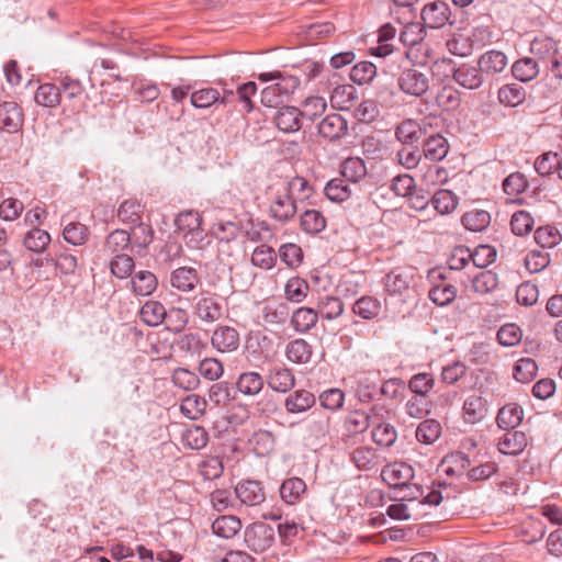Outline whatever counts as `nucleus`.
Wrapping results in <instances>:
<instances>
[{
    "instance_id": "nucleus-1",
    "label": "nucleus",
    "mask_w": 562,
    "mask_h": 562,
    "mask_svg": "<svg viewBox=\"0 0 562 562\" xmlns=\"http://www.w3.org/2000/svg\"><path fill=\"white\" fill-rule=\"evenodd\" d=\"M262 82L276 81L261 91V103L267 108H280L283 98L289 95L297 86L295 77H284L280 71L262 72L258 76Z\"/></svg>"
},
{
    "instance_id": "nucleus-2",
    "label": "nucleus",
    "mask_w": 562,
    "mask_h": 562,
    "mask_svg": "<svg viewBox=\"0 0 562 562\" xmlns=\"http://www.w3.org/2000/svg\"><path fill=\"white\" fill-rule=\"evenodd\" d=\"M176 232L191 249H202L207 235L201 227L202 217L195 211H183L175 220Z\"/></svg>"
},
{
    "instance_id": "nucleus-3",
    "label": "nucleus",
    "mask_w": 562,
    "mask_h": 562,
    "mask_svg": "<svg viewBox=\"0 0 562 562\" xmlns=\"http://www.w3.org/2000/svg\"><path fill=\"white\" fill-rule=\"evenodd\" d=\"M274 541V528L263 521L250 524L244 530V542L246 547L257 554L267 552L273 546Z\"/></svg>"
},
{
    "instance_id": "nucleus-4",
    "label": "nucleus",
    "mask_w": 562,
    "mask_h": 562,
    "mask_svg": "<svg viewBox=\"0 0 562 562\" xmlns=\"http://www.w3.org/2000/svg\"><path fill=\"white\" fill-rule=\"evenodd\" d=\"M194 315L205 324H212L222 318L223 306L220 296L210 291H202L194 299L193 304Z\"/></svg>"
},
{
    "instance_id": "nucleus-5",
    "label": "nucleus",
    "mask_w": 562,
    "mask_h": 562,
    "mask_svg": "<svg viewBox=\"0 0 562 562\" xmlns=\"http://www.w3.org/2000/svg\"><path fill=\"white\" fill-rule=\"evenodd\" d=\"M529 52L532 53L537 59L529 57V81L539 75L541 67L549 69L547 58H552L555 55V42L549 37H535L530 45Z\"/></svg>"
},
{
    "instance_id": "nucleus-6",
    "label": "nucleus",
    "mask_w": 562,
    "mask_h": 562,
    "mask_svg": "<svg viewBox=\"0 0 562 562\" xmlns=\"http://www.w3.org/2000/svg\"><path fill=\"white\" fill-rule=\"evenodd\" d=\"M397 86L405 94L419 98L428 91L429 78L417 68H405L398 75Z\"/></svg>"
},
{
    "instance_id": "nucleus-7",
    "label": "nucleus",
    "mask_w": 562,
    "mask_h": 562,
    "mask_svg": "<svg viewBox=\"0 0 562 562\" xmlns=\"http://www.w3.org/2000/svg\"><path fill=\"white\" fill-rule=\"evenodd\" d=\"M413 467L405 462H394L385 465L381 471L382 480L392 488L401 490L414 479Z\"/></svg>"
},
{
    "instance_id": "nucleus-8",
    "label": "nucleus",
    "mask_w": 562,
    "mask_h": 562,
    "mask_svg": "<svg viewBox=\"0 0 562 562\" xmlns=\"http://www.w3.org/2000/svg\"><path fill=\"white\" fill-rule=\"evenodd\" d=\"M297 212L294 200L290 198L282 189H278L270 203L269 213L273 220L279 223H288Z\"/></svg>"
},
{
    "instance_id": "nucleus-9",
    "label": "nucleus",
    "mask_w": 562,
    "mask_h": 562,
    "mask_svg": "<svg viewBox=\"0 0 562 562\" xmlns=\"http://www.w3.org/2000/svg\"><path fill=\"white\" fill-rule=\"evenodd\" d=\"M211 345L218 352H234L240 345L239 331L235 327L220 325L211 336Z\"/></svg>"
},
{
    "instance_id": "nucleus-10",
    "label": "nucleus",
    "mask_w": 562,
    "mask_h": 562,
    "mask_svg": "<svg viewBox=\"0 0 562 562\" xmlns=\"http://www.w3.org/2000/svg\"><path fill=\"white\" fill-rule=\"evenodd\" d=\"M277 128L283 133L297 132L302 126L301 110L292 105H282L278 108L272 116Z\"/></svg>"
},
{
    "instance_id": "nucleus-11",
    "label": "nucleus",
    "mask_w": 562,
    "mask_h": 562,
    "mask_svg": "<svg viewBox=\"0 0 562 562\" xmlns=\"http://www.w3.org/2000/svg\"><path fill=\"white\" fill-rule=\"evenodd\" d=\"M420 15L426 27L441 29L449 22L450 9L446 2L435 1L426 4Z\"/></svg>"
},
{
    "instance_id": "nucleus-12",
    "label": "nucleus",
    "mask_w": 562,
    "mask_h": 562,
    "mask_svg": "<svg viewBox=\"0 0 562 562\" xmlns=\"http://www.w3.org/2000/svg\"><path fill=\"white\" fill-rule=\"evenodd\" d=\"M265 381L272 391L283 394L295 385V376L292 370L283 366L271 367Z\"/></svg>"
},
{
    "instance_id": "nucleus-13",
    "label": "nucleus",
    "mask_w": 562,
    "mask_h": 562,
    "mask_svg": "<svg viewBox=\"0 0 562 562\" xmlns=\"http://www.w3.org/2000/svg\"><path fill=\"white\" fill-rule=\"evenodd\" d=\"M413 279V272L409 269L396 268L384 277V289L390 295H402L409 290Z\"/></svg>"
},
{
    "instance_id": "nucleus-14",
    "label": "nucleus",
    "mask_w": 562,
    "mask_h": 562,
    "mask_svg": "<svg viewBox=\"0 0 562 562\" xmlns=\"http://www.w3.org/2000/svg\"><path fill=\"white\" fill-rule=\"evenodd\" d=\"M24 122L21 108L16 102L4 101L0 104V128L8 133L19 132Z\"/></svg>"
},
{
    "instance_id": "nucleus-15",
    "label": "nucleus",
    "mask_w": 562,
    "mask_h": 562,
    "mask_svg": "<svg viewBox=\"0 0 562 562\" xmlns=\"http://www.w3.org/2000/svg\"><path fill=\"white\" fill-rule=\"evenodd\" d=\"M318 133L328 140H337L348 134V123L340 114L333 113L321 121Z\"/></svg>"
},
{
    "instance_id": "nucleus-16",
    "label": "nucleus",
    "mask_w": 562,
    "mask_h": 562,
    "mask_svg": "<svg viewBox=\"0 0 562 562\" xmlns=\"http://www.w3.org/2000/svg\"><path fill=\"white\" fill-rule=\"evenodd\" d=\"M200 276L192 267H179L170 274V284L180 292H191L200 283Z\"/></svg>"
},
{
    "instance_id": "nucleus-17",
    "label": "nucleus",
    "mask_w": 562,
    "mask_h": 562,
    "mask_svg": "<svg viewBox=\"0 0 562 562\" xmlns=\"http://www.w3.org/2000/svg\"><path fill=\"white\" fill-rule=\"evenodd\" d=\"M235 494L241 503L249 506H257L266 499L261 483L254 480L239 483L235 488Z\"/></svg>"
},
{
    "instance_id": "nucleus-18",
    "label": "nucleus",
    "mask_w": 562,
    "mask_h": 562,
    "mask_svg": "<svg viewBox=\"0 0 562 562\" xmlns=\"http://www.w3.org/2000/svg\"><path fill=\"white\" fill-rule=\"evenodd\" d=\"M425 135V125L415 120H405L395 130V137L403 145H414Z\"/></svg>"
},
{
    "instance_id": "nucleus-19",
    "label": "nucleus",
    "mask_w": 562,
    "mask_h": 562,
    "mask_svg": "<svg viewBox=\"0 0 562 562\" xmlns=\"http://www.w3.org/2000/svg\"><path fill=\"white\" fill-rule=\"evenodd\" d=\"M315 405V396L306 390H296L284 400V407L289 414L305 413Z\"/></svg>"
},
{
    "instance_id": "nucleus-20",
    "label": "nucleus",
    "mask_w": 562,
    "mask_h": 562,
    "mask_svg": "<svg viewBox=\"0 0 562 562\" xmlns=\"http://www.w3.org/2000/svg\"><path fill=\"white\" fill-rule=\"evenodd\" d=\"M306 493V483L301 477H289L280 486V497L288 505L300 503Z\"/></svg>"
},
{
    "instance_id": "nucleus-21",
    "label": "nucleus",
    "mask_w": 562,
    "mask_h": 562,
    "mask_svg": "<svg viewBox=\"0 0 562 562\" xmlns=\"http://www.w3.org/2000/svg\"><path fill=\"white\" fill-rule=\"evenodd\" d=\"M498 450L504 454L517 456L527 447V436L524 431H508L498 441Z\"/></svg>"
},
{
    "instance_id": "nucleus-22",
    "label": "nucleus",
    "mask_w": 562,
    "mask_h": 562,
    "mask_svg": "<svg viewBox=\"0 0 562 562\" xmlns=\"http://www.w3.org/2000/svg\"><path fill=\"white\" fill-rule=\"evenodd\" d=\"M480 68L473 66L462 65L454 69L452 78L461 87L470 90L480 88L483 83V78Z\"/></svg>"
},
{
    "instance_id": "nucleus-23",
    "label": "nucleus",
    "mask_w": 562,
    "mask_h": 562,
    "mask_svg": "<svg viewBox=\"0 0 562 562\" xmlns=\"http://www.w3.org/2000/svg\"><path fill=\"white\" fill-rule=\"evenodd\" d=\"M448 150V140L440 134L431 135L424 142L423 154L428 160L440 161L447 156Z\"/></svg>"
},
{
    "instance_id": "nucleus-24",
    "label": "nucleus",
    "mask_w": 562,
    "mask_h": 562,
    "mask_svg": "<svg viewBox=\"0 0 562 562\" xmlns=\"http://www.w3.org/2000/svg\"><path fill=\"white\" fill-rule=\"evenodd\" d=\"M265 385V378L255 371H247L241 373L236 382L237 390L247 396L258 395Z\"/></svg>"
},
{
    "instance_id": "nucleus-25",
    "label": "nucleus",
    "mask_w": 562,
    "mask_h": 562,
    "mask_svg": "<svg viewBox=\"0 0 562 562\" xmlns=\"http://www.w3.org/2000/svg\"><path fill=\"white\" fill-rule=\"evenodd\" d=\"M522 407L516 403H509L498 411L496 422L502 429H514L522 422Z\"/></svg>"
},
{
    "instance_id": "nucleus-26",
    "label": "nucleus",
    "mask_w": 562,
    "mask_h": 562,
    "mask_svg": "<svg viewBox=\"0 0 562 562\" xmlns=\"http://www.w3.org/2000/svg\"><path fill=\"white\" fill-rule=\"evenodd\" d=\"M241 527L240 519L233 515L220 516L212 524L213 532L224 539L235 537L240 531Z\"/></svg>"
},
{
    "instance_id": "nucleus-27",
    "label": "nucleus",
    "mask_w": 562,
    "mask_h": 562,
    "mask_svg": "<svg viewBox=\"0 0 562 562\" xmlns=\"http://www.w3.org/2000/svg\"><path fill=\"white\" fill-rule=\"evenodd\" d=\"M352 311L362 319L370 321L379 317L382 311V304L376 297L364 295L355 302Z\"/></svg>"
},
{
    "instance_id": "nucleus-28",
    "label": "nucleus",
    "mask_w": 562,
    "mask_h": 562,
    "mask_svg": "<svg viewBox=\"0 0 562 562\" xmlns=\"http://www.w3.org/2000/svg\"><path fill=\"white\" fill-rule=\"evenodd\" d=\"M158 285L157 277L147 270H140L132 278V289L136 295L149 296Z\"/></svg>"
},
{
    "instance_id": "nucleus-29",
    "label": "nucleus",
    "mask_w": 562,
    "mask_h": 562,
    "mask_svg": "<svg viewBox=\"0 0 562 562\" xmlns=\"http://www.w3.org/2000/svg\"><path fill=\"white\" fill-rule=\"evenodd\" d=\"M313 355L312 346L302 338L294 339L286 345L285 356L293 363H307Z\"/></svg>"
},
{
    "instance_id": "nucleus-30",
    "label": "nucleus",
    "mask_w": 562,
    "mask_h": 562,
    "mask_svg": "<svg viewBox=\"0 0 562 562\" xmlns=\"http://www.w3.org/2000/svg\"><path fill=\"white\" fill-rule=\"evenodd\" d=\"M142 321L151 327L159 326L167 318V311L165 306L154 300L147 301L140 308Z\"/></svg>"
},
{
    "instance_id": "nucleus-31",
    "label": "nucleus",
    "mask_w": 562,
    "mask_h": 562,
    "mask_svg": "<svg viewBox=\"0 0 562 562\" xmlns=\"http://www.w3.org/2000/svg\"><path fill=\"white\" fill-rule=\"evenodd\" d=\"M217 101H224L220 99V91L216 88L204 87L194 90L190 94V103L193 108L199 110L210 109L217 104Z\"/></svg>"
},
{
    "instance_id": "nucleus-32",
    "label": "nucleus",
    "mask_w": 562,
    "mask_h": 562,
    "mask_svg": "<svg viewBox=\"0 0 562 562\" xmlns=\"http://www.w3.org/2000/svg\"><path fill=\"white\" fill-rule=\"evenodd\" d=\"M318 319V314L311 307H299L291 316V325L297 333H307Z\"/></svg>"
},
{
    "instance_id": "nucleus-33",
    "label": "nucleus",
    "mask_w": 562,
    "mask_h": 562,
    "mask_svg": "<svg viewBox=\"0 0 562 562\" xmlns=\"http://www.w3.org/2000/svg\"><path fill=\"white\" fill-rule=\"evenodd\" d=\"M507 58L504 53L490 50L483 54L479 59V67L482 72L497 74L505 69Z\"/></svg>"
},
{
    "instance_id": "nucleus-34",
    "label": "nucleus",
    "mask_w": 562,
    "mask_h": 562,
    "mask_svg": "<svg viewBox=\"0 0 562 562\" xmlns=\"http://www.w3.org/2000/svg\"><path fill=\"white\" fill-rule=\"evenodd\" d=\"M307 439H323L329 431V417L326 415L311 414L305 420Z\"/></svg>"
},
{
    "instance_id": "nucleus-35",
    "label": "nucleus",
    "mask_w": 562,
    "mask_h": 562,
    "mask_svg": "<svg viewBox=\"0 0 562 562\" xmlns=\"http://www.w3.org/2000/svg\"><path fill=\"white\" fill-rule=\"evenodd\" d=\"M280 189L286 192L294 202L303 201L311 195L312 188L303 177H293L284 182Z\"/></svg>"
},
{
    "instance_id": "nucleus-36",
    "label": "nucleus",
    "mask_w": 562,
    "mask_h": 562,
    "mask_svg": "<svg viewBox=\"0 0 562 562\" xmlns=\"http://www.w3.org/2000/svg\"><path fill=\"white\" fill-rule=\"evenodd\" d=\"M60 88L54 83L41 85L34 95L36 104L55 108L60 103Z\"/></svg>"
},
{
    "instance_id": "nucleus-37",
    "label": "nucleus",
    "mask_w": 562,
    "mask_h": 562,
    "mask_svg": "<svg viewBox=\"0 0 562 562\" xmlns=\"http://www.w3.org/2000/svg\"><path fill=\"white\" fill-rule=\"evenodd\" d=\"M351 461L360 471H370L378 467L376 452L370 447H359L351 453Z\"/></svg>"
},
{
    "instance_id": "nucleus-38",
    "label": "nucleus",
    "mask_w": 562,
    "mask_h": 562,
    "mask_svg": "<svg viewBox=\"0 0 562 562\" xmlns=\"http://www.w3.org/2000/svg\"><path fill=\"white\" fill-rule=\"evenodd\" d=\"M485 403L481 396L470 395L463 403V418L469 424L480 422L485 415Z\"/></svg>"
},
{
    "instance_id": "nucleus-39",
    "label": "nucleus",
    "mask_w": 562,
    "mask_h": 562,
    "mask_svg": "<svg viewBox=\"0 0 562 562\" xmlns=\"http://www.w3.org/2000/svg\"><path fill=\"white\" fill-rule=\"evenodd\" d=\"M526 99V90L520 83H508L498 90V100L508 106H517Z\"/></svg>"
},
{
    "instance_id": "nucleus-40",
    "label": "nucleus",
    "mask_w": 562,
    "mask_h": 562,
    "mask_svg": "<svg viewBox=\"0 0 562 562\" xmlns=\"http://www.w3.org/2000/svg\"><path fill=\"white\" fill-rule=\"evenodd\" d=\"M131 244V234L124 229H114L104 243V252L108 255L123 254Z\"/></svg>"
},
{
    "instance_id": "nucleus-41",
    "label": "nucleus",
    "mask_w": 562,
    "mask_h": 562,
    "mask_svg": "<svg viewBox=\"0 0 562 562\" xmlns=\"http://www.w3.org/2000/svg\"><path fill=\"white\" fill-rule=\"evenodd\" d=\"M205 408V398L198 394H190L186 396L180 404L181 413L192 420L199 419L204 414Z\"/></svg>"
},
{
    "instance_id": "nucleus-42",
    "label": "nucleus",
    "mask_w": 562,
    "mask_h": 562,
    "mask_svg": "<svg viewBox=\"0 0 562 562\" xmlns=\"http://www.w3.org/2000/svg\"><path fill=\"white\" fill-rule=\"evenodd\" d=\"M340 173L348 182L356 183L367 175L364 161L358 157H350L341 165Z\"/></svg>"
},
{
    "instance_id": "nucleus-43",
    "label": "nucleus",
    "mask_w": 562,
    "mask_h": 562,
    "mask_svg": "<svg viewBox=\"0 0 562 562\" xmlns=\"http://www.w3.org/2000/svg\"><path fill=\"white\" fill-rule=\"evenodd\" d=\"M426 36V26L420 22L407 23L400 35V40L403 44L414 47L416 45H423V41Z\"/></svg>"
},
{
    "instance_id": "nucleus-44",
    "label": "nucleus",
    "mask_w": 562,
    "mask_h": 562,
    "mask_svg": "<svg viewBox=\"0 0 562 562\" xmlns=\"http://www.w3.org/2000/svg\"><path fill=\"white\" fill-rule=\"evenodd\" d=\"M498 285V277L491 270H484L472 279L471 290L479 294L493 292Z\"/></svg>"
},
{
    "instance_id": "nucleus-45",
    "label": "nucleus",
    "mask_w": 562,
    "mask_h": 562,
    "mask_svg": "<svg viewBox=\"0 0 562 562\" xmlns=\"http://www.w3.org/2000/svg\"><path fill=\"white\" fill-rule=\"evenodd\" d=\"M461 222L468 231L482 232L490 225L491 215L488 212L483 210H473L467 212L462 216Z\"/></svg>"
},
{
    "instance_id": "nucleus-46",
    "label": "nucleus",
    "mask_w": 562,
    "mask_h": 562,
    "mask_svg": "<svg viewBox=\"0 0 562 562\" xmlns=\"http://www.w3.org/2000/svg\"><path fill=\"white\" fill-rule=\"evenodd\" d=\"M535 243L539 249H549L557 246L562 240L560 232L552 226L539 227L535 232Z\"/></svg>"
},
{
    "instance_id": "nucleus-47",
    "label": "nucleus",
    "mask_w": 562,
    "mask_h": 562,
    "mask_svg": "<svg viewBox=\"0 0 562 562\" xmlns=\"http://www.w3.org/2000/svg\"><path fill=\"white\" fill-rule=\"evenodd\" d=\"M356 99V90L351 85L337 86L331 94L330 102L334 108L349 109Z\"/></svg>"
},
{
    "instance_id": "nucleus-48",
    "label": "nucleus",
    "mask_w": 562,
    "mask_h": 562,
    "mask_svg": "<svg viewBox=\"0 0 562 562\" xmlns=\"http://www.w3.org/2000/svg\"><path fill=\"white\" fill-rule=\"evenodd\" d=\"M327 108L325 98L319 95H312L306 98L302 103V119L314 121L319 117Z\"/></svg>"
},
{
    "instance_id": "nucleus-49",
    "label": "nucleus",
    "mask_w": 562,
    "mask_h": 562,
    "mask_svg": "<svg viewBox=\"0 0 562 562\" xmlns=\"http://www.w3.org/2000/svg\"><path fill=\"white\" fill-rule=\"evenodd\" d=\"M435 210L445 215L456 210L458 200L449 190H439L430 199Z\"/></svg>"
},
{
    "instance_id": "nucleus-50",
    "label": "nucleus",
    "mask_w": 562,
    "mask_h": 562,
    "mask_svg": "<svg viewBox=\"0 0 562 562\" xmlns=\"http://www.w3.org/2000/svg\"><path fill=\"white\" fill-rule=\"evenodd\" d=\"M135 267L134 260L126 254L113 255L110 261V270L119 279H125L131 276Z\"/></svg>"
},
{
    "instance_id": "nucleus-51",
    "label": "nucleus",
    "mask_w": 562,
    "mask_h": 562,
    "mask_svg": "<svg viewBox=\"0 0 562 562\" xmlns=\"http://www.w3.org/2000/svg\"><path fill=\"white\" fill-rule=\"evenodd\" d=\"M63 237L68 244L81 246L88 240L89 229L81 223L72 222L65 226Z\"/></svg>"
},
{
    "instance_id": "nucleus-52",
    "label": "nucleus",
    "mask_w": 562,
    "mask_h": 562,
    "mask_svg": "<svg viewBox=\"0 0 562 562\" xmlns=\"http://www.w3.org/2000/svg\"><path fill=\"white\" fill-rule=\"evenodd\" d=\"M325 217L316 210H306L301 215V227L308 234L319 233L325 228Z\"/></svg>"
},
{
    "instance_id": "nucleus-53",
    "label": "nucleus",
    "mask_w": 562,
    "mask_h": 562,
    "mask_svg": "<svg viewBox=\"0 0 562 562\" xmlns=\"http://www.w3.org/2000/svg\"><path fill=\"white\" fill-rule=\"evenodd\" d=\"M173 384L184 391H193L200 385V378L186 368H177L171 376Z\"/></svg>"
},
{
    "instance_id": "nucleus-54",
    "label": "nucleus",
    "mask_w": 562,
    "mask_h": 562,
    "mask_svg": "<svg viewBox=\"0 0 562 562\" xmlns=\"http://www.w3.org/2000/svg\"><path fill=\"white\" fill-rule=\"evenodd\" d=\"M348 181L344 178H335L327 182L325 187L326 196L335 202H342L350 196Z\"/></svg>"
},
{
    "instance_id": "nucleus-55",
    "label": "nucleus",
    "mask_w": 562,
    "mask_h": 562,
    "mask_svg": "<svg viewBox=\"0 0 562 562\" xmlns=\"http://www.w3.org/2000/svg\"><path fill=\"white\" fill-rule=\"evenodd\" d=\"M50 241V236L46 231L40 228L31 229L24 237V246L33 252H42Z\"/></svg>"
},
{
    "instance_id": "nucleus-56",
    "label": "nucleus",
    "mask_w": 562,
    "mask_h": 562,
    "mask_svg": "<svg viewBox=\"0 0 562 562\" xmlns=\"http://www.w3.org/2000/svg\"><path fill=\"white\" fill-rule=\"evenodd\" d=\"M376 76V67L371 61H360L350 71V79L358 85H366Z\"/></svg>"
},
{
    "instance_id": "nucleus-57",
    "label": "nucleus",
    "mask_w": 562,
    "mask_h": 562,
    "mask_svg": "<svg viewBox=\"0 0 562 562\" xmlns=\"http://www.w3.org/2000/svg\"><path fill=\"white\" fill-rule=\"evenodd\" d=\"M441 432L440 424L435 419H426L422 422L416 429V438L424 443L435 442Z\"/></svg>"
},
{
    "instance_id": "nucleus-58",
    "label": "nucleus",
    "mask_w": 562,
    "mask_h": 562,
    "mask_svg": "<svg viewBox=\"0 0 562 562\" xmlns=\"http://www.w3.org/2000/svg\"><path fill=\"white\" fill-rule=\"evenodd\" d=\"M429 299L437 305L445 306L450 304L457 295V289L452 284L441 283L434 285L429 290Z\"/></svg>"
},
{
    "instance_id": "nucleus-59",
    "label": "nucleus",
    "mask_w": 562,
    "mask_h": 562,
    "mask_svg": "<svg viewBox=\"0 0 562 562\" xmlns=\"http://www.w3.org/2000/svg\"><path fill=\"white\" fill-rule=\"evenodd\" d=\"M435 385V379L430 373H416L408 381L409 390L416 396L425 397Z\"/></svg>"
},
{
    "instance_id": "nucleus-60",
    "label": "nucleus",
    "mask_w": 562,
    "mask_h": 562,
    "mask_svg": "<svg viewBox=\"0 0 562 562\" xmlns=\"http://www.w3.org/2000/svg\"><path fill=\"white\" fill-rule=\"evenodd\" d=\"M277 260V252L273 248L261 245L257 247L251 255V262L262 269H271Z\"/></svg>"
},
{
    "instance_id": "nucleus-61",
    "label": "nucleus",
    "mask_w": 562,
    "mask_h": 562,
    "mask_svg": "<svg viewBox=\"0 0 562 562\" xmlns=\"http://www.w3.org/2000/svg\"><path fill=\"white\" fill-rule=\"evenodd\" d=\"M285 297L289 301L300 303L302 302L308 291V284L301 278H291L285 284Z\"/></svg>"
},
{
    "instance_id": "nucleus-62",
    "label": "nucleus",
    "mask_w": 562,
    "mask_h": 562,
    "mask_svg": "<svg viewBox=\"0 0 562 562\" xmlns=\"http://www.w3.org/2000/svg\"><path fill=\"white\" fill-rule=\"evenodd\" d=\"M522 330L514 323L503 325L497 331V340L501 345L512 347L520 342Z\"/></svg>"
},
{
    "instance_id": "nucleus-63",
    "label": "nucleus",
    "mask_w": 562,
    "mask_h": 562,
    "mask_svg": "<svg viewBox=\"0 0 562 562\" xmlns=\"http://www.w3.org/2000/svg\"><path fill=\"white\" fill-rule=\"evenodd\" d=\"M321 315L326 319H335L344 313V303L336 296H325L318 304Z\"/></svg>"
},
{
    "instance_id": "nucleus-64",
    "label": "nucleus",
    "mask_w": 562,
    "mask_h": 562,
    "mask_svg": "<svg viewBox=\"0 0 562 562\" xmlns=\"http://www.w3.org/2000/svg\"><path fill=\"white\" fill-rule=\"evenodd\" d=\"M370 425L371 416L364 411L351 412L346 419L347 429L352 434H362Z\"/></svg>"
}]
</instances>
